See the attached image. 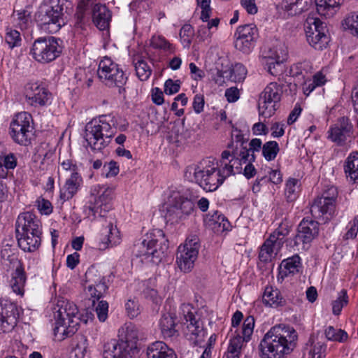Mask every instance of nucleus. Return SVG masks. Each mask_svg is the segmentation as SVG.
<instances>
[{"mask_svg": "<svg viewBox=\"0 0 358 358\" xmlns=\"http://www.w3.org/2000/svg\"><path fill=\"white\" fill-rule=\"evenodd\" d=\"M1 260L4 268L8 271L10 270H13L14 271L24 270L22 263L15 254L7 255L6 251H3Z\"/></svg>", "mask_w": 358, "mask_h": 358, "instance_id": "a18cd8bd", "label": "nucleus"}, {"mask_svg": "<svg viewBox=\"0 0 358 358\" xmlns=\"http://www.w3.org/2000/svg\"><path fill=\"white\" fill-rule=\"evenodd\" d=\"M5 41L10 48L20 46L21 45V36L20 32L15 29H7Z\"/></svg>", "mask_w": 358, "mask_h": 358, "instance_id": "6e6d98bb", "label": "nucleus"}, {"mask_svg": "<svg viewBox=\"0 0 358 358\" xmlns=\"http://www.w3.org/2000/svg\"><path fill=\"white\" fill-rule=\"evenodd\" d=\"M150 45L155 49H159L163 51L173 52V45L171 44L164 36L161 35H154L150 38Z\"/></svg>", "mask_w": 358, "mask_h": 358, "instance_id": "3c124183", "label": "nucleus"}, {"mask_svg": "<svg viewBox=\"0 0 358 358\" xmlns=\"http://www.w3.org/2000/svg\"><path fill=\"white\" fill-rule=\"evenodd\" d=\"M32 117L27 112L17 113L10 124V135L17 143L27 145L33 134Z\"/></svg>", "mask_w": 358, "mask_h": 358, "instance_id": "f8f14e48", "label": "nucleus"}, {"mask_svg": "<svg viewBox=\"0 0 358 358\" xmlns=\"http://www.w3.org/2000/svg\"><path fill=\"white\" fill-rule=\"evenodd\" d=\"M206 222L216 234L229 231L231 229V225L228 220L218 211H214L212 214L208 215Z\"/></svg>", "mask_w": 358, "mask_h": 358, "instance_id": "473e14b6", "label": "nucleus"}, {"mask_svg": "<svg viewBox=\"0 0 358 358\" xmlns=\"http://www.w3.org/2000/svg\"><path fill=\"white\" fill-rule=\"evenodd\" d=\"M353 133V126L347 117L338 119L336 124L331 126L327 134V138L338 146H343L347 140L351 138Z\"/></svg>", "mask_w": 358, "mask_h": 358, "instance_id": "aec40b11", "label": "nucleus"}, {"mask_svg": "<svg viewBox=\"0 0 358 358\" xmlns=\"http://www.w3.org/2000/svg\"><path fill=\"white\" fill-rule=\"evenodd\" d=\"M134 66L136 76L142 80H147L152 73V70L148 63L143 59H138L134 61Z\"/></svg>", "mask_w": 358, "mask_h": 358, "instance_id": "8fccbe9b", "label": "nucleus"}, {"mask_svg": "<svg viewBox=\"0 0 358 358\" xmlns=\"http://www.w3.org/2000/svg\"><path fill=\"white\" fill-rule=\"evenodd\" d=\"M41 234L27 232L16 234L19 247L25 252H34L41 245Z\"/></svg>", "mask_w": 358, "mask_h": 358, "instance_id": "7c9ffc66", "label": "nucleus"}, {"mask_svg": "<svg viewBox=\"0 0 358 358\" xmlns=\"http://www.w3.org/2000/svg\"><path fill=\"white\" fill-rule=\"evenodd\" d=\"M113 219L110 217V220L102 231L101 238L99 244L100 250L116 246L121 242L120 232L116 225L113 224Z\"/></svg>", "mask_w": 358, "mask_h": 358, "instance_id": "cd10ccee", "label": "nucleus"}, {"mask_svg": "<svg viewBox=\"0 0 358 358\" xmlns=\"http://www.w3.org/2000/svg\"><path fill=\"white\" fill-rule=\"evenodd\" d=\"M263 303L269 307L278 308L285 305L286 301L277 288L266 287L262 296Z\"/></svg>", "mask_w": 358, "mask_h": 358, "instance_id": "e433bc0d", "label": "nucleus"}, {"mask_svg": "<svg viewBox=\"0 0 358 358\" xmlns=\"http://www.w3.org/2000/svg\"><path fill=\"white\" fill-rule=\"evenodd\" d=\"M344 29L348 30L354 36H358V13L348 16L342 24Z\"/></svg>", "mask_w": 358, "mask_h": 358, "instance_id": "864d4df0", "label": "nucleus"}, {"mask_svg": "<svg viewBox=\"0 0 358 358\" xmlns=\"http://www.w3.org/2000/svg\"><path fill=\"white\" fill-rule=\"evenodd\" d=\"M83 183V180L80 173H74L73 176H70L60 189V199L66 201L72 199L81 188Z\"/></svg>", "mask_w": 358, "mask_h": 358, "instance_id": "c85d7f7f", "label": "nucleus"}, {"mask_svg": "<svg viewBox=\"0 0 358 358\" xmlns=\"http://www.w3.org/2000/svg\"><path fill=\"white\" fill-rule=\"evenodd\" d=\"M254 327V317L248 316L243 322L241 330H236L232 334L226 352L227 358H240L243 349L251 339Z\"/></svg>", "mask_w": 358, "mask_h": 358, "instance_id": "9b49d317", "label": "nucleus"}, {"mask_svg": "<svg viewBox=\"0 0 358 358\" xmlns=\"http://www.w3.org/2000/svg\"><path fill=\"white\" fill-rule=\"evenodd\" d=\"M344 170L351 181L358 182V152H352L347 157Z\"/></svg>", "mask_w": 358, "mask_h": 358, "instance_id": "ea45409f", "label": "nucleus"}, {"mask_svg": "<svg viewBox=\"0 0 358 358\" xmlns=\"http://www.w3.org/2000/svg\"><path fill=\"white\" fill-rule=\"evenodd\" d=\"M222 74V77L227 78L233 82H241L246 77L247 70L243 64L237 63L229 71H223Z\"/></svg>", "mask_w": 358, "mask_h": 358, "instance_id": "79ce46f5", "label": "nucleus"}, {"mask_svg": "<svg viewBox=\"0 0 358 358\" xmlns=\"http://www.w3.org/2000/svg\"><path fill=\"white\" fill-rule=\"evenodd\" d=\"M259 33L254 24H246L237 27L234 34V46L244 54H249L255 45Z\"/></svg>", "mask_w": 358, "mask_h": 358, "instance_id": "f3484780", "label": "nucleus"}, {"mask_svg": "<svg viewBox=\"0 0 358 358\" xmlns=\"http://www.w3.org/2000/svg\"><path fill=\"white\" fill-rule=\"evenodd\" d=\"M194 35V30L190 24H185L180 31V37L184 47H188L191 43Z\"/></svg>", "mask_w": 358, "mask_h": 358, "instance_id": "13d9d810", "label": "nucleus"}, {"mask_svg": "<svg viewBox=\"0 0 358 358\" xmlns=\"http://www.w3.org/2000/svg\"><path fill=\"white\" fill-rule=\"evenodd\" d=\"M287 50L284 43L275 40L264 45L262 55L266 61H275L277 66L286 59Z\"/></svg>", "mask_w": 358, "mask_h": 358, "instance_id": "a878e982", "label": "nucleus"}, {"mask_svg": "<svg viewBox=\"0 0 358 358\" xmlns=\"http://www.w3.org/2000/svg\"><path fill=\"white\" fill-rule=\"evenodd\" d=\"M204 164L205 166L203 164L188 166L185 176L189 178L193 175L194 181L206 191L216 190L227 178L231 176V172L222 159L216 166L214 164H207L206 162Z\"/></svg>", "mask_w": 358, "mask_h": 358, "instance_id": "7ed1b4c3", "label": "nucleus"}, {"mask_svg": "<svg viewBox=\"0 0 358 358\" xmlns=\"http://www.w3.org/2000/svg\"><path fill=\"white\" fill-rule=\"evenodd\" d=\"M59 41L54 36L39 37L34 41L29 54L38 63H50L62 53V48Z\"/></svg>", "mask_w": 358, "mask_h": 358, "instance_id": "1a4fd4ad", "label": "nucleus"}, {"mask_svg": "<svg viewBox=\"0 0 358 358\" xmlns=\"http://www.w3.org/2000/svg\"><path fill=\"white\" fill-rule=\"evenodd\" d=\"M148 358H177L174 350L162 341H156L147 348Z\"/></svg>", "mask_w": 358, "mask_h": 358, "instance_id": "f704fd0d", "label": "nucleus"}, {"mask_svg": "<svg viewBox=\"0 0 358 358\" xmlns=\"http://www.w3.org/2000/svg\"><path fill=\"white\" fill-rule=\"evenodd\" d=\"M182 317L185 321L184 324L187 329V335L189 334L191 336L189 339L194 340L196 344L200 343L205 336L203 327V323L200 318L195 315L196 311L190 304H182L180 307Z\"/></svg>", "mask_w": 358, "mask_h": 358, "instance_id": "a211bd4d", "label": "nucleus"}, {"mask_svg": "<svg viewBox=\"0 0 358 358\" xmlns=\"http://www.w3.org/2000/svg\"><path fill=\"white\" fill-rule=\"evenodd\" d=\"M16 166L17 159L13 154L10 153L7 155L0 156V178H6L8 171L14 169Z\"/></svg>", "mask_w": 358, "mask_h": 358, "instance_id": "c03bdc74", "label": "nucleus"}, {"mask_svg": "<svg viewBox=\"0 0 358 358\" xmlns=\"http://www.w3.org/2000/svg\"><path fill=\"white\" fill-rule=\"evenodd\" d=\"M327 346L321 343H315L310 350L312 358H324Z\"/></svg>", "mask_w": 358, "mask_h": 358, "instance_id": "774afa93", "label": "nucleus"}, {"mask_svg": "<svg viewBox=\"0 0 358 358\" xmlns=\"http://www.w3.org/2000/svg\"><path fill=\"white\" fill-rule=\"evenodd\" d=\"M327 31H319L317 33L312 32L309 34L307 38L308 43L315 50H322L325 48L329 41V36L326 34Z\"/></svg>", "mask_w": 358, "mask_h": 358, "instance_id": "37998d69", "label": "nucleus"}, {"mask_svg": "<svg viewBox=\"0 0 358 358\" xmlns=\"http://www.w3.org/2000/svg\"><path fill=\"white\" fill-rule=\"evenodd\" d=\"M336 203L321 198L317 197L310 206V213L315 219H321L325 217L326 220L334 214Z\"/></svg>", "mask_w": 358, "mask_h": 358, "instance_id": "c756f323", "label": "nucleus"}, {"mask_svg": "<svg viewBox=\"0 0 358 358\" xmlns=\"http://www.w3.org/2000/svg\"><path fill=\"white\" fill-rule=\"evenodd\" d=\"M282 88L275 82L270 83L259 94L258 108L259 115L264 117H270L277 110L278 103L280 100Z\"/></svg>", "mask_w": 358, "mask_h": 358, "instance_id": "4468645a", "label": "nucleus"}, {"mask_svg": "<svg viewBox=\"0 0 358 358\" xmlns=\"http://www.w3.org/2000/svg\"><path fill=\"white\" fill-rule=\"evenodd\" d=\"M125 309L128 316L131 318L137 317L140 313L138 304L134 300H128L125 303Z\"/></svg>", "mask_w": 358, "mask_h": 358, "instance_id": "338daca9", "label": "nucleus"}, {"mask_svg": "<svg viewBox=\"0 0 358 358\" xmlns=\"http://www.w3.org/2000/svg\"><path fill=\"white\" fill-rule=\"evenodd\" d=\"M277 240L274 235H270L268 238L264 241L259 254L260 261L267 262L278 252L282 245H281L280 241Z\"/></svg>", "mask_w": 358, "mask_h": 358, "instance_id": "72a5a7b5", "label": "nucleus"}, {"mask_svg": "<svg viewBox=\"0 0 358 358\" xmlns=\"http://www.w3.org/2000/svg\"><path fill=\"white\" fill-rule=\"evenodd\" d=\"M15 232L42 234L41 222L37 217L30 212L20 213L15 222Z\"/></svg>", "mask_w": 358, "mask_h": 358, "instance_id": "4be33fe9", "label": "nucleus"}, {"mask_svg": "<svg viewBox=\"0 0 358 358\" xmlns=\"http://www.w3.org/2000/svg\"><path fill=\"white\" fill-rule=\"evenodd\" d=\"M13 17L22 29H25L31 22V12L25 9L15 10Z\"/></svg>", "mask_w": 358, "mask_h": 358, "instance_id": "5fc2aeb1", "label": "nucleus"}, {"mask_svg": "<svg viewBox=\"0 0 358 358\" xmlns=\"http://www.w3.org/2000/svg\"><path fill=\"white\" fill-rule=\"evenodd\" d=\"M196 2L197 5L201 8V19L203 22L208 21L211 13L210 0H196Z\"/></svg>", "mask_w": 358, "mask_h": 358, "instance_id": "680f3d73", "label": "nucleus"}, {"mask_svg": "<svg viewBox=\"0 0 358 358\" xmlns=\"http://www.w3.org/2000/svg\"><path fill=\"white\" fill-rule=\"evenodd\" d=\"M176 319L175 315L171 313L162 315L159 320V328L164 338H172L178 336Z\"/></svg>", "mask_w": 358, "mask_h": 358, "instance_id": "c9c22d12", "label": "nucleus"}, {"mask_svg": "<svg viewBox=\"0 0 358 358\" xmlns=\"http://www.w3.org/2000/svg\"><path fill=\"white\" fill-rule=\"evenodd\" d=\"M311 3L312 0H283L282 8L293 16L307 10Z\"/></svg>", "mask_w": 358, "mask_h": 358, "instance_id": "58836bf2", "label": "nucleus"}, {"mask_svg": "<svg viewBox=\"0 0 358 358\" xmlns=\"http://www.w3.org/2000/svg\"><path fill=\"white\" fill-rule=\"evenodd\" d=\"M20 316V310L16 304L0 303V333L11 331L16 326Z\"/></svg>", "mask_w": 358, "mask_h": 358, "instance_id": "412c9836", "label": "nucleus"}, {"mask_svg": "<svg viewBox=\"0 0 358 358\" xmlns=\"http://www.w3.org/2000/svg\"><path fill=\"white\" fill-rule=\"evenodd\" d=\"M298 182V180L294 178H290L287 180L285 194L288 201H293L298 197L299 189Z\"/></svg>", "mask_w": 358, "mask_h": 358, "instance_id": "603ef678", "label": "nucleus"}, {"mask_svg": "<svg viewBox=\"0 0 358 358\" xmlns=\"http://www.w3.org/2000/svg\"><path fill=\"white\" fill-rule=\"evenodd\" d=\"M318 222L312 219L303 218L297 227V233L294 238V246L297 250H308L311 243L319 234Z\"/></svg>", "mask_w": 358, "mask_h": 358, "instance_id": "2eb2a0df", "label": "nucleus"}, {"mask_svg": "<svg viewBox=\"0 0 358 358\" xmlns=\"http://www.w3.org/2000/svg\"><path fill=\"white\" fill-rule=\"evenodd\" d=\"M26 280L24 270L13 271L10 280V286L13 292L18 295L23 296Z\"/></svg>", "mask_w": 358, "mask_h": 358, "instance_id": "a19ab883", "label": "nucleus"}, {"mask_svg": "<svg viewBox=\"0 0 358 358\" xmlns=\"http://www.w3.org/2000/svg\"><path fill=\"white\" fill-rule=\"evenodd\" d=\"M197 193L191 188L176 187L171 190L169 196L166 217L171 222L185 219L194 210V201L198 199Z\"/></svg>", "mask_w": 358, "mask_h": 358, "instance_id": "20e7f679", "label": "nucleus"}, {"mask_svg": "<svg viewBox=\"0 0 358 358\" xmlns=\"http://www.w3.org/2000/svg\"><path fill=\"white\" fill-rule=\"evenodd\" d=\"M207 27H201L198 31L199 36L204 40L206 37H210V30L213 27H217L220 23V19L216 17L211 20H208Z\"/></svg>", "mask_w": 358, "mask_h": 358, "instance_id": "0e129e2a", "label": "nucleus"}, {"mask_svg": "<svg viewBox=\"0 0 358 358\" xmlns=\"http://www.w3.org/2000/svg\"><path fill=\"white\" fill-rule=\"evenodd\" d=\"M298 334L289 326L273 327L263 337L259 346L261 358H285L296 348Z\"/></svg>", "mask_w": 358, "mask_h": 358, "instance_id": "f257e3e1", "label": "nucleus"}, {"mask_svg": "<svg viewBox=\"0 0 358 358\" xmlns=\"http://www.w3.org/2000/svg\"><path fill=\"white\" fill-rule=\"evenodd\" d=\"M92 20L99 29L106 30L110 25L111 13L105 5L96 3L92 8Z\"/></svg>", "mask_w": 358, "mask_h": 358, "instance_id": "2f4dec72", "label": "nucleus"}, {"mask_svg": "<svg viewBox=\"0 0 358 358\" xmlns=\"http://www.w3.org/2000/svg\"><path fill=\"white\" fill-rule=\"evenodd\" d=\"M86 282L88 285L86 287V293L92 299L93 303L99 300L108 291L106 278L101 275L94 267H90L85 273Z\"/></svg>", "mask_w": 358, "mask_h": 358, "instance_id": "6ab92c4d", "label": "nucleus"}, {"mask_svg": "<svg viewBox=\"0 0 358 358\" xmlns=\"http://www.w3.org/2000/svg\"><path fill=\"white\" fill-rule=\"evenodd\" d=\"M304 29L306 31V36H308L310 33H317L319 31H327L326 25L321 22V20L318 18H315L313 17H308L306 22L304 24Z\"/></svg>", "mask_w": 358, "mask_h": 358, "instance_id": "49530a36", "label": "nucleus"}, {"mask_svg": "<svg viewBox=\"0 0 358 358\" xmlns=\"http://www.w3.org/2000/svg\"><path fill=\"white\" fill-rule=\"evenodd\" d=\"M97 76L106 85L117 87L120 94L125 92L124 85L127 81V77L119 65L110 58L105 57L100 61Z\"/></svg>", "mask_w": 358, "mask_h": 358, "instance_id": "6e6552de", "label": "nucleus"}, {"mask_svg": "<svg viewBox=\"0 0 358 358\" xmlns=\"http://www.w3.org/2000/svg\"><path fill=\"white\" fill-rule=\"evenodd\" d=\"M221 159L226 164L228 169L231 172V175L241 173L243 165L252 163L255 160V155L249 153L247 148L242 147L239 150L237 148L229 150H224L221 155Z\"/></svg>", "mask_w": 358, "mask_h": 358, "instance_id": "dca6fc26", "label": "nucleus"}, {"mask_svg": "<svg viewBox=\"0 0 358 358\" xmlns=\"http://www.w3.org/2000/svg\"><path fill=\"white\" fill-rule=\"evenodd\" d=\"M52 310L55 334L73 335L77 331L80 320L77 306L67 300L59 299Z\"/></svg>", "mask_w": 358, "mask_h": 358, "instance_id": "39448f33", "label": "nucleus"}, {"mask_svg": "<svg viewBox=\"0 0 358 358\" xmlns=\"http://www.w3.org/2000/svg\"><path fill=\"white\" fill-rule=\"evenodd\" d=\"M26 98L32 106H45L50 103L52 94L36 83H29L26 87Z\"/></svg>", "mask_w": 358, "mask_h": 358, "instance_id": "b1692460", "label": "nucleus"}, {"mask_svg": "<svg viewBox=\"0 0 358 358\" xmlns=\"http://www.w3.org/2000/svg\"><path fill=\"white\" fill-rule=\"evenodd\" d=\"M289 233V226L287 222H281L278 229L271 235H274L277 241H280L281 245L284 243V238Z\"/></svg>", "mask_w": 358, "mask_h": 358, "instance_id": "bf43d9fd", "label": "nucleus"}, {"mask_svg": "<svg viewBox=\"0 0 358 358\" xmlns=\"http://www.w3.org/2000/svg\"><path fill=\"white\" fill-rule=\"evenodd\" d=\"M325 337L331 341L345 342L348 338L347 332L342 329H336L332 326L327 327L324 330Z\"/></svg>", "mask_w": 358, "mask_h": 358, "instance_id": "de8ad7c7", "label": "nucleus"}, {"mask_svg": "<svg viewBox=\"0 0 358 358\" xmlns=\"http://www.w3.org/2000/svg\"><path fill=\"white\" fill-rule=\"evenodd\" d=\"M280 151L278 143L275 141H270L262 145V154L268 162L274 160Z\"/></svg>", "mask_w": 358, "mask_h": 358, "instance_id": "09e8293b", "label": "nucleus"}, {"mask_svg": "<svg viewBox=\"0 0 358 358\" xmlns=\"http://www.w3.org/2000/svg\"><path fill=\"white\" fill-rule=\"evenodd\" d=\"M96 313L100 322H105L108 317V303L106 301H99L95 308Z\"/></svg>", "mask_w": 358, "mask_h": 358, "instance_id": "052dcab7", "label": "nucleus"}, {"mask_svg": "<svg viewBox=\"0 0 358 358\" xmlns=\"http://www.w3.org/2000/svg\"><path fill=\"white\" fill-rule=\"evenodd\" d=\"M114 189L112 187L96 185L92 187L89 209L94 218L105 217L112 208Z\"/></svg>", "mask_w": 358, "mask_h": 358, "instance_id": "9d476101", "label": "nucleus"}, {"mask_svg": "<svg viewBox=\"0 0 358 358\" xmlns=\"http://www.w3.org/2000/svg\"><path fill=\"white\" fill-rule=\"evenodd\" d=\"M329 1L327 3V6H325L326 9L324 10V13H319L320 15L324 16L326 17H331L334 15V14L337 11V8L341 5V0H328Z\"/></svg>", "mask_w": 358, "mask_h": 358, "instance_id": "e2e57ef3", "label": "nucleus"}, {"mask_svg": "<svg viewBox=\"0 0 358 358\" xmlns=\"http://www.w3.org/2000/svg\"><path fill=\"white\" fill-rule=\"evenodd\" d=\"M337 196L338 191L336 187L330 186L327 187V189L323 191L321 196L318 197L329 201H332V203H336Z\"/></svg>", "mask_w": 358, "mask_h": 358, "instance_id": "69168bd1", "label": "nucleus"}, {"mask_svg": "<svg viewBox=\"0 0 358 358\" xmlns=\"http://www.w3.org/2000/svg\"><path fill=\"white\" fill-rule=\"evenodd\" d=\"M199 248V238L196 235L189 236L184 245L178 247L176 263L182 271L189 272L194 268Z\"/></svg>", "mask_w": 358, "mask_h": 358, "instance_id": "ddd939ff", "label": "nucleus"}, {"mask_svg": "<svg viewBox=\"0 0 358 358\" xmlns=\"http://www.w3.org/2000/svg\"><path fill=\"white\" fill-rule=\"evenodd\" d=\"M67 3V0H43L40 7L38 21L43 25L51 26L50 31H57L65 24Z\"/></svg>", "mask_w": 358, "mask_h": 358, "instance_id": "0eeeda50", "label": "nucleus"}, {"mask_svg": "<svg viewBox=\"0 0 358 358\" xmlns=\"http://www.w3.org/2000/svg\"><path fill=\"white\" fill-rule=\"evenodd\" d=\"M94 3V0H80L75 15L76 22L73 31L75 36L82 38L87 34V21L85 19V11Z\"/></svg>", "mask_w": 358, "mask_h": 358, "instance_id": "393cba45", "label": "nucleus"}, {"mask_svg": "<svg viewBox=\"0 0 358 358\" xmlns=\"http://www.w3.org/2000/svg\"><path fill=\"white\" fill-rule=\"evenodd\" d=\"M301 266V258L297 255L283 260L280 265L278 278L284 279L289 274L298 273Z\"/></svg>", "mask_w": 358, "mask_h": 358, "instance_id": "4c0bfd02", "label": "nucleus"}, {"mask_svg": "<svg viewBox=\"0 0 358 358\" xmlns=\"http://www.w3.org/2000/svg\"><path fill=\"white\" fill-rule=\"evenodd\" d=\"M136 355L135 353H131L127 343L119 339H112L103 345L104 358H132Z\"/></svg>", "mask_w": 358, "mask_h": 358, "instance_id": "bb28decb", "label": "nucleus"}, {"mask_svg": "<svg viewBox=\"0 0 358 358\" xmlns=\"http://www.w3.org/2000/svg\"><path fill=\"white\" fill-rule=\"evenodd\" d=\"M347 291L342 289L338 294V298L332 303L333 313L336 315L340 314L343 307L348 302Z\"/></svg>", "mask_w": 358, "mask_h": 358, "instance_id": "4d7b16f0", "label": "nucleus"}, {"mask_svg": "<svg viewBox=\"0 0 358 358\" xmlns=\"http://www.w3.org/2000/svg\"><path fill=\"white\" fill-rule=\"evenodd\" d=\"M119 117L113 113L101 115L93 118L85 127V138L88 145L94 151H100L110 142L116 133L127 129V124H119Z\"/></svg>", "mask_w": 358, "mask_h": 358, "instance_id": "f03ea898", "label": "nucleus"}, {"mask_svg": "<svg viewBox=\"0 0 358 358\" xmlns=\"http://www.w3.org/2000/svg\"><path fill=\"white\" fill-rule=\"evenodd\" d=\"M118 338L128 345L131 353L138 352L137 342L141 338V332L138 328L133 323H125L118 331Z\"/></svg>", "mask_w": 358, "mask_h": 358, "instance_id": "5701e85b", "label": "nucleus"}, {"mask_svg": "<svg viewBox=\"0 0 358 358\" xmlns=\"http://www.w3.org/2000/svg\"><path fill=\"white\" fill-rule=\"evenodd\" d=\"M136 248V256L142 257L143 261L149 259L158 264L168 250V240L162 230L155 229L145 234L141 243Z\"/></svg>", "mask_w": 358, "mask_h": 358, "instance_id": "423d86ee", "label": "nucleus"}]
</instances>
